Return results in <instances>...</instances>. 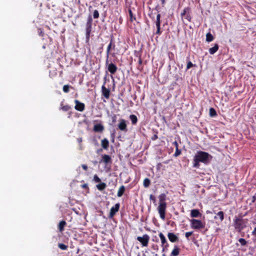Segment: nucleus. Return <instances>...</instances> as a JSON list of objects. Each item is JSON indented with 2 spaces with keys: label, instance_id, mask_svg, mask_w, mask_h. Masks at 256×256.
I'll return each instance as SVG.
<instances>
[{
  "label": "nucleus",
  "instance_id": "obj_1",
  "mask_svg": "<svg viewBox=\"0 0 256 256\" xmlns=\"http://www.w3.org/2000/svg\"><path fill=\"white\" fill-rule=\"evenodd\" d=\"M212 158V156L208 153L202 152L198 151L194 155V168H198L199 162H202L204 164L208 163Z\"/></svg>",
  "mask_w": 256,
  "mask_h": 256
},
{
  "label": "nucleus",
  "instance_id": "obj_38",
  "mask_svg": "<svg viewBox=\"0 0 256 256\" xmlns=\"http://www.w3.org/2000/svg\"><path fill=\"white\" fill-rule=\"evenodd\" d=\"M193 66V64L191 62H188L187 64L186 69L188 70Z\"/></svg>",
  "mask_w": 256,
  "mask_h": 256
},
{
  "label": "nucleus",
  "instance_id": "obj_45",
  "mask_svg": "<svg viewBox=\"0 0 256 256\" xmlns=\"http://www.w3.org/2000/svg\"><path fill=\"white\" fill-rule=\"evenodd\" d=\"M88 187V186L86 184H84L83 185H82V188H86Z\"/></svg>",
  "mask_w": 256,
  "mask_h": 256
},
{
  "label": "nucleus",
  "instance_id": "obj_5",
  "mask_svg": "<svg viewBox=\"0 0 256 256\" xmlns=\"http://www.w3.org/2000/svg\"><path fill=\"white\" fill-rule=\"evenodd\" d=\"M150 237L148 234H144L142 236L137 237V240L140 242L143 246H147Z\"/></svg>",
  "mask_w": 256,
  "mask_h": 256
},
{
  "label": "nucleus",
  "instance_id": "obj_12",
  "mask_svg": "<svg viewBox=\"0 0 256 256\" xmlns=\"http://www.w3.org/2000/svg\"><path fill=\"white\" fill-rule=\"evenodd\" d=\"M102 90L103 96L106 98H108L110 96V90L106 88L104 86H102Z\"/></svg>",
  "mask_w": 256,
  "mask_h": 256
},
{
  "label": "nucleus",
  "instance_id": "obj_20",
  "mask_svg": "<svg viewBox=\"0 0 256 256\" xmlns=\"http://www.w3.org/2000/svg\"><path fill=\"white\" fill-rule=\"evenodd\" d=\"M125 190V188L124 186H122L118 189V192L117 196L118 197H120L122 196Z\"/></svg>",
  "mask_w": 256,
  "mask_h": 256
},
{
  "label": "nucleus",
  "instance_id": "obj_41",
  "mask_svg": "<svg viewBox=\"0 0 256 256\" xmlns=\"http://www.w3.org/2000/svg\"><path fill=\"white\" fill-rule=\"evenodd\" d=\"M82 168H84V170H86L88 169V166L86 164H82Z\"/></svg>",
  "mask_w": 256,
  "mask_h": 256
},
{
  "label": "nucleus",
  "instance_id": "obj_48",
  "mask_svg": "<svg viewBox=\"0 0 256 256\" xmlns=\"http://www.w3.org/2000/svg\"><path fill=\"white\" fill-rule=\"evenodd\" d=\"M82 138H80V139H78V142H82Z\"/></svg>",
  "mask_w": 256,
  "mask_h": 256
},
{
  "label": "nucleus",
  "instance_id": "obj_43",
  "mask_svg": "<svg viewBox=\"0 0 256 256\" xmlns=\"http://www.w3.org/2000/svg\"><path fill=\"white\" fill-rule=\"evenodd\" d=\"M252 234L256 236V227L254 228L252 232Z\"/></svg>",
  "mask_w": 256,
  "mask_h": 256
},
{
  "label": "nucleus",
  "instance_id": "obj_31",
  "mask_svg": "<svg viewBox=\"0 0 256 256\" xmlns=\"http://www.w3.org/2000/svg\"><path fill=\"white\" fill-rule=\"evenodd\" d=\"M93 16L94 18H98L99 17V13L97 10H94Z\"/></svg>",
  "mask_w": 256,
  "mask_h": 256
},
{
  "label": "nucleus",
  "instance_id": "obj_42",
  "mask_svg": "<svg viewBox=\"0 0 256 256\" xmlns=\"http://www.w3.org/2000/svg\"><path fill=\"white\" fill-rule=\"evenodd\" d=\"M157 28V31L156 34H160V26H158V27Z\"/></svg>",
  "mask_w": 256,
  "mask_h": 256
},
{
  "label": "nucleus",
  "instance_id": "obj_3",
  "mask_svg": "<svg viewBox=\"0 0 256 256\" xmlns=\"http://www.w3.org/2000/svg\"><path fill=\"white\" fill-rule=\"evenodd\" d=\"M234 220L235 228L238 229L239 230H241L246 226L247 220L236 218Z\"/></svg>",
  "mask_w": 256,
  "mask_h": 256
},
{
  "label": "nucleus",
  "instance_id": "obj_13",
  "mask_svg": "<svg viewBox=\"0 0 256 256\" xmlns=\"http://www.w3.org/2000/svg\"><path fill=\"white\" fill-rule=\"evenodd\" d=\"M159 236L161 240L162 246L163 248H164V246H166H166H164V244H166V240L162 232H160L159 234Z\"/></svg>",
  "mask_w": 256,
  "mask_h": 256
},
{
  "label": "nucleus",
  "instance_id": "obj_21",
  "mask_svg": "<svg viewBox=\"0 0 256 256\" xmlns=\"http://www.w3.org/2000/svg\"><path fill=\"white\" fill-rule=\"evenodd\" d=\"M106 184L104 182H102L96 185V188L99 190H102L106 188Z\"/></svg>",
  "mask_w": 256,
  "mask_h": 256
},
{
  "label": "nucleus",
  "instance_id": "obj_47",
  "mask_svg": "<svg viewBox=\"0 0 256 256\" xmlns=\"http://www.w3.org/2000/svg\"><path fill=\"white\" fill-rule=\"evenodd\" d=\"M206 212V214H210V213H212V212H210V210H207V211Z\"/></svg>",
  "mask_w": 256,
  "mask_h": 256
},
{
  "label": "nucleus",
  "instance_id": "obj_28",
  "mask_svg": "<svg viewBox=\"0 0 256 256\" xmlns=\"http://www.w3.org/2000/svg\"><path fill=\"white\" fill-rule=\"evenodd\" d=\"M150 180L148 178H146L144 180V186L145 188H147L150 186Z\"/></svg>",
  "mask_w": 256,
  "mask_h": 256
},
{
  "label": "nucleus",
  "instance_id": "obj_2",
  "mask_svg": "<svg viewBox=\"0 0 256 256\" xmlns=\"http://www.w3.org/2000/svg\"><path fill=\"white\" fill-rule=\"evenodd\" d=\"M158 206L157 208L160 218L164 220L166 218V195L164 194H162L158 196Z\"/></svg>",
  "mask_w": 256,
  "mask_h": 256
},
{
  "label": "nucleus",
  "instance_id": "obj_4",
  "mask_svg": "<svg viewBox=\"0 0 256 256\" xmlns=\"http://www.w3.org/2000/svg\"><path fill=\"white\" fill-rule=\"evenodd\" d=\"M190 226L194 229H201L205 226V223L200 220L192 219L190 220Z\"/></svg>",
  "mask_w": 256,
  "mask_h": 256
},
{
  "label": "nucleus",
  "instance_id": "obj_10",
  "mask_svg": "<svg viewBox=\"0 0 256 256\" xmlns=\"http://www.w3.org/2000/svg\"><path fill=\"white\" fill-rule=\"evenodd\" d=\"M116 66L114 64L110 63L108 64V69L112 74H114L117 70Z\"/></svg>",
  "mask_w": 256,
  "mask_h": 256
},
{
  "label": "nucleus",
  "instance_id": "obj_30",
  "mask_svg": "<svg viewBox=\"0 0 256 256\" xmlns=\"http://www.w3.org/2000/svg\"><path fill=\"white\" fill-rule=\"evenodd\" d=\"M58 247L62 250H66L68 248V246L62 244H58Z\"/></svg>",
  "mask_w": 256,
  "mask_h": 256
},
{
  "label": "nucleus",
  "instance_id": "obj_27",
  "mask_svg": "<svg viewBox=\"0 0 256 256\" xmlns=\"http://www.w3.org/2000/svg\"><path fill=\"white\" fill-rule=\"evenodd\" d=\"M216 216L219 218L220 220L222 222L224 219V214L222 212L220 211L216 214Z\"/></svg>",
  "mask_w": 256,
  "mask_h": 256
},
{
  "label": "nucleus",
  "instance_id": "obj_34",
  "mask_svg": "<svg viewBox=\"0 0 256 256\" xmlns=\"http://www.w3.org/2000/svg\"><path fill=\"white\" fill-rule=\"evenodd\" d=\"M94 180L95 182H100V179L98 177V176L96 174H95L94 176Z\"/></svg>",
  "mask_w": 256,
  "mask_h": 256
},
{
  "label": "nucleus",
  "instance_id": "obj_17",
  "mask_svg": "<svg viewBox=\"0 0 256 256\" xmlns=\"http://www.w3.org/2000/svg\"><path fill=\"white\" fill-rule=\"evenodd\" d=\"M104 130V126L101 124H96L94 126V130L95 132H100Z\"/></svg>",
  "mask_w": 256,
  "mask_h": 256
},
{
  "label": "nucleus",
  "instance_id": "obj_7",
  "mask_svg": "<svg viewBox=\"0 0 256 256\" xmlns=\"http://www.w3.org/2000/svg\"><path fill=\"white\" fill-rule=\"evenodd\" d=\"M120 206V204L117 203L110 208V212L109 214V218H112L114 216L116 212L118 211Z\"/></svg>",
  "mask_w": 256,
  "mask_h": 256
},
{
  "label": "nucleus",
  "instance_id": "obj_35",
  "mask_svg": "<svg viewBox=\"0 0 256 256\" xmlns=\"http://www.w3.org/2000/svg\"><path fill=\"white\" fill-rule=\"evenodd\" d=\"M183 18H184L188 22H190L191 19L190 16V13H188V14L187 13L186 14V15H185V16H184Z\"/></svg>",
  "mask_w": 256,
  "mask_h": 256
},
{
  "label": "nucleus",
  "instance_id": "obj_49",
  "mask_svg": "<svg viewBox=\"0 0 256 256\" xmlns=\"http://www.w3.org/2000/svg\"><path fill=\"white\" fill-rule=\"evenodd\" d=\"M214 219H216L217 218V216H215L214 218Z\"/></svg>",
  "mask_w": 256,
  "mask_h": 256
},
{
  "label": "nucleus",
  "instance_id": "obj_15",
  "mask_svg": "<svg viewBox=\"0 0 256 256\" xmlns=\"http://www.w3.org/2000/svg\"><path fill=\"white\" fill-rule=\"evenodd\" d=\"M169 240L174 242L178 240L177 236L173 233H168V235Z\"/></svg>",
  "mask_w": 256,
  "mask_h": 256
},
{
  "label": "nucleus",
  "instance_id": "obj_23",
  "mask_svg": "<svg viewBox=\"0 0 256 256\" xmlns=\"http://www.w3.org/2000/svg\"><path fill=\"white\" fill-rule=\"evenodd\" d=\"M213 40L214 36L210 32H208L206 34V40L207 42H210L212 41Z\"/></svg>",
  "mask_w": 256,
  "mask_h": 256
},
{
  "label": "nucleus",
  "instance_id": "obj_29",
  "mask_svg": "<svg viewBox=\"0 0 256 256\" xmlns=\"http://www.w3.org/2000/svg\"><path fill=\"white\" fill-rule=\"evenodd\" d=\"M210 116H214L216 115V112L214 108H210Z\"/></svg>",
  "mask_w": 256,
  "mask_h": 256
},
{
  "label": "nucleus",
  "instance_id": "obj_50",
  "mask_svg": "<svg viewBox=\"0 0 256 256\" xmlns=\"http://www.w3.org/2000/svg\"><path fill=\"white\" fill-rule=\"evenodd\" d=\"M130 14H132V12H131V10H130Z\"/></svg>",
  "mask_w": 256,
  "mask_h": 256
},
{
  "label": "nucleus",
  "instance_id": "obj_33",
  "mask_svg": "<svg viewBox=\"0 0 256 256\" xmlns=\"http://www.w3.org/2000/svg\"><path fill=\"white\" fill-rule=\"evenodd\" d=\"M70 86L68 85H64L63 86V90L64 92H69Z\"/></svg>",
  "mask_w": 256,
  "mask_h": 256
},
{
  "label": "nucleus",
  "instance_id": "obj_16",
  "mask_svg": "<svg viewBox=\"0 0 256 256\" xmlns=\"http://www.w3.org/2000/svg\"><path fill=\"white\" fill-rule=\"evenodd\" d=\"M92 19L90 17H89L88 22V28H86V36H89L90 32V28H91V24H92Z\"/></svg>",
  "mask_w": 256,
  "mask_h": 256
},
{
  "label": "nucleus",
  "instance_id": "obj_26",
  "mask_svg": "<svg viewBox=\"0 0 256 256\" xmlns=\"http://www.w3.org/2000/svg\"><path fill=\"white\" fill-rule=\"evenodd\" d=\"M160 14H158L156 15V27H158V26L160 25Z\"/></svg>",
  "mask_w": 256,
  "mask_h": 256
},
{
  "label": "nucleus",
  "instance_id": "obj_39",
  "mask_svg": "<svg viewBox=\"0 0 256 256\" xmlns=\"http://www.w3.org/2000/svg\"><path fill=\"white\" fill-rule=\"evenodd\" d=\"M192 232H186L185 234V236L188 239L189 236H190L192 234Z\"/></svg>",
  "mask_w": 256,
  "mask_h": 256
},
{
  "label": "nucleus",
  "instance_id": "obj_11",
  "mask_svg": "<svg viewBox=\"0 0 256 256\" xmlns=\"http://www.w3.org/2000/svg\"><path fill=\"white\" fill-rule=\"evenodd\" d=\"M202 214L200 212L199 210L197 209H193L190 211V216L192 218H198L200 217Z\"/></svg>",
  "mask_w": 256,
  "mask_h": 256
},
{
  "label": "nucleus",
  "instance_id": "obj_24",
  "mask_svg": "<svg viewBox=\"0 0 256 256\" xmlns=\"http://www.w3.org/2000/svg\"><path fill=\"white\" fill-rule=\"evenodd\" d=\"M66 222L65 221H61L58 224V228L60 231L62 232L64 230V228L66 225Z\"/></svg>",
  "mask_w": 256,
  "mask_h": 256
},
{
  "label": "nucleus",
  "instance_id": "obj_8",
  "mask_svg": "<svg viewBox=\"0 0 256 256\" xmlns=\"http://www.w3.org/2000/svg\"><path fill=\"white\" fill-rule=\"evenodd\" d=\"M76 106L75 108L78 111L82 112L84 108V104L83 103L80 102L78 100H75Z\"/></svg>",
  "mask_w": 256,
  "mask_h": 256
},
{
  "label": "nucleus",
  "instance_id": "obj_40",
  "mask_svg": "<svg viewBox=\"0 0 256 256\" xmlns=\"http://www.w3.org/2000/svg\"><path fill=\"white\" fill-rule=\"evenodd\" d=\"M69 108V107L68 106H64L62 108V109L64 110L67 111Z\"/></svg>",
  "mask_w": 256,
  "mask_h": 256
},
{
  "label": "nucleus",
  "instance_id": "obj_14",
  "mask_svg": "<svg viewBox=\"0 0 256 256\" xmlns=\"http://www.w3.org/2000/svg\"><path fill=\"white\" fill-rule=\"evenodd\" d=\"M180 254V248L178 246H175L174 248L172 250L170 256H178Z\"/></svg>",
  "mask_w": 256,
  "mask_h": 256
},
{
  "label": "nucleus",
  "instance_id": "obj_22",
  "mask_svg": "<svg viewBox=\"0 0 256 256\" xmlns=\"http://www.w3.org/2000/svg\"><path fill=\"white\" fill-rule=\"evenodd\" d=\"M130 120L132 124H136L137 122V117L134 114L130 115Z\"/></svg>",
  "mask_w": 256,
  "mask_h": 256
},
{
  "label": "nucleus",
  "instance_id": "obj_19",
  "mask_svg": "<svg viewBox=\"0 0 256 256\" xmlns=\"http://www.w3.org/2000/svg\"><path fill=\"white\" fill-rule=\"evenodd\" d=\"M218 49V44H215L214 46L209 49V52L211 54H214L217 52Z\"/></svg>",
  "mask_w": 256,
  "mask_h": 256
},
{
  "label": "nucleus",
  "instance_id": "obj_25",
  "mask_svg": "<svg viewBox=\"0 0 256 256\" xmlns=\"http://www.w3.org/2000/svg\"><path fill=\"white\" fill-rule=\"evenodd\" d=\"M190 9L189 8H184V10H183V12L181 14V16H182V18H183L184 16H185V15H186V14L188 13H190Z\"/></svg>",
  "mask_w": 256,
  "mask_h": 256
},
{
  "label": "nucleus",
  "instance_id": "obj_32",
  "mask_svg": "<svg viewBox=\"0 0 256 256\" xmlns=\"http://www.w3.org/2000/svg\"><path fill=\"white\" fill-rule=\"evenodd\" d=\"M238 241L242 246H244L246 244V242L244 238H240L238 240Z\"/></svg>",
  "mask_w": 256,
  "mask_h": 256
},
{
  "label": "nucleus",
  "instance_id": "obj_46",
  "mask_svg": "<svg viewBox=\"0 0 256 256\" xmlns=\"http://www.w3.org/2000/svg\"><path fill=\"white\" fill-rule=\"evenodd\" d=\"M174 145L176 146V148H178V143H177V142H174Z\"/></svg>",
  "mask_w": 256,
  "mask_h": 256
},
{
  "label": "nucleus",
  "instance_id": "obj_37",
  "mask_svg": "<svg viewBox=\"0 0 256 256\" xmlns=\"http://www.w3.org/2000/svg\"><path fill=\"white\" fill-rule=\"evenodd\" d=\"M180 153H181L180 150L178 149V148H176V150L175 153L174 154V156H178L180 154Z\"/></svg>",
  "mask_w": 256,
  "mask_h": 256
},
{
  "label": "nucleus",
  "instance_id": "obj_6",
  "mask_svg": "<svg viewBox=\"0 0 256 256\" xmlns=\"http://www.w3.org/2000/svg\"><path fill=\"white\" fill-rule=\"evenodd\" d=\"M118 128L122 131L126 132L127 124L126 120L124 119L120 120L119 123L118 124Z\"/></svg>",
  "mask_w": 256,
  "mask_h": 256
},
{
  "label": "nucleus",
  "instance_id": "obj_9",
  "mask_svg": "<svg viewBox=\"0 0 256 256\" xmlns=\"http://www.w3.org/2000/svg\"><path fill=\"white\" fill-rule=\"evenodd\" d=\"M102 160L100 162H103L106 164H108L112 162V158L110 156L107 154H103L102 156Z\"/></svg>",
  "mask_w": 256,
  "mask_h": 256
},
{
  "label": "nucleus",
  "instance_id": "obj_18",
  "mask_svg": "<svg viewBox=\"0 0 256 256\" xmlns=\"http://www.w3.org/2000/svg\"><path fill=\"white\" fill-rule=\"evenodd\" d=\"M102 146L104 149H107L108 147L109 142L108 139L104 138L102 140Z\"/></svg>",
  "mask_w": 256,
  "mask_h": 256
},
{
  "label": "nucleus",
  "instance_id": "obj_36",
  "mask_svg": "<svg viewBox=\"0 0 256 256\" xmlns=\"http://www.w3.org/2000/svg\"><path fill=\"white\" fill-rule=\"evenodd\" d=\"M111 46H112V42H110V44H108V46L107 48V50H106V53H107L108 56L109 53H110V50L111 48Z\"/></svg>",
  "mask_w": 256,
  "mask_h": 256
},
{
  "label": "nucleus",
  "instance_id": "obj_44",
  "mask_svg": "<svg viewBox=\"0 0 256 256\" xmlns=\"http://www.w3.org/2000/svg\"><path fill=\"white\" fill-rule=\"evenodd\" d=\"M150 200H155V199H154V196L152 194H151L150 196Z\"/></svg>",
  "mask_w": 256,
  "mask_h": 256
}]
</instances>
